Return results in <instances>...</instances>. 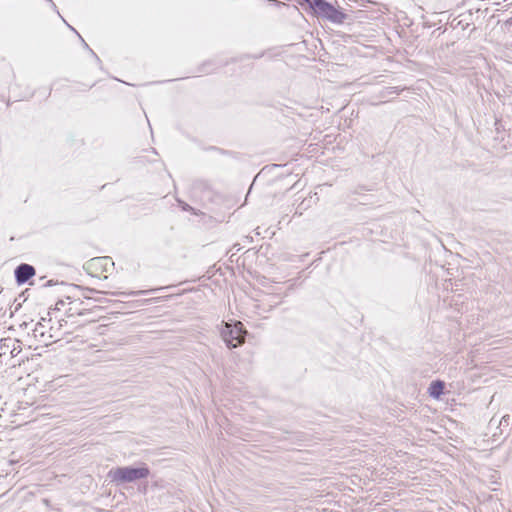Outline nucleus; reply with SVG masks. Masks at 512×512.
Masks as SVG:
<instances>
[{"instance_id":"nucleus-1","label":"nucleus","mask_w":512,"mask_h":512,"mask_svg":"<svg viewBox=\"0 0 512 512\" xmlns=\"http://www.w3.org/2000/svg\"><path fill=\"white\" fill-rule=\"evenodd\" d=\"M151 474L149 466L145 462H138L135 465L117 466L111 468L107 473L110 483L115 486H122L128 483L147 479Z\"/></svg>"},{"instance_id":"nucleus-2","label":"nucleus","mask_w":512,"mask_h":512,"mask_svg":"<svg viewBox=\"0 0 512 512\" xmlns=\"http://www.w3.org/2000/svg\"><path fill=\"white\" fill-rule=\"evenodd\" d=\"M218 329L222 340L229 349L239 347L245 341L247 331L240 321H222Z\"/></svg>"},{"instance_id":"nucleus-3","label":"nucleus","mask_w":512,"mask_h":512,"mask_svg":"<svg viewBox=\"0 0 512 512\" xmlns=\"http://www.w3.org/2000/svg\"><path fill=\"white\" fill-rule=\"evenodd\" d=\"M315 16L334 24H343L348 18V15L340 7H335L326 0H323Z\"/></svg>"},{"instance_id":"nucleus-4","label":"nucleus","mask_w":512,"mask_h":512,"mask_svg":"<svg viewBox=\"0 0 512 512\" xmlns=\"http://www.w3.org/2000/svg\"><path fill=\"white\" fill-rule=\"evenodd\" d=\"M35 274L36 269L34 266L27 263L19 264L14 270L15 281L18 285H24L33 278Z\"/></svg>"},{"instance_id":"nucleus-5","label":"nucleus","mask_w":512,"mask_h":512,"mask_svg":"<svg viewBox=\"0 0 512 512\" xmlns=\"http://www.w3.org/2000/svg\"><path fill=\"white\" fill-rule=\"evenodd\" d=\"M113 266L114 262L110 257H95L87 262L86 270L108 272Z\"/></svg>"},{"instance_id":"nucleus-6","label":"nucleus","mask_w":512,"mask_h":512,"mask_svg":"<svg viewBox=\"0 0 512 512\" xmlns=\"http://www.w3.org/2000/svg\"><path fill=\"white\" fill-rule=\"evenodd\" d=\"M173 287H174V285H167V286H160V287L146 289V290L131 291L129 293H124V292H103V291H99V290H96V289H93V288H86V290L89 291V292H94V293H98V294H111V295L123 294V295L139 296V295H150V294H153V293H156V292H160V291H164V290H169V289H171Z\"/></svg>"},{"instance_id":"nucleus-7","label":"nucleus","mask_w":512,"mask_h":512,"mask_svg":"<svg viewBox=\"0 0 512 512\" xmlns=\"http://www.w3.org/2000/svg\"><path fill=\"white\" fill-rule=\"evenodd\" d=\"M230 62L229 61H223L219 62L214 59H209L201 63L198 67L196 72L197 73H204V74H211L214 73L218 68L227 66Z\"/></svg>"},{"instance_id":"nucleus-8","label":"nucleus","mask_w":512,"mask_h":512,"mask_svg":"<svg viewBox=\"0 0 512 512\" xmlns=\"http://www.w3.org/2000/svg\"><path fill=\"white\" fill-rule=\"evenodd\" d=\"M445 382L440 379H436L431 381L428 387V394L431 398L439 400L442 395L445 393Z\"/></svg>"},{"instance_id":"nucleus-9","label":"nucleus","mask_w":512,"mask_h":512,"mask_svg":"<svg viewBox=\"0 0 512 512\" xmlns=\"http://www.w3.org/2000/svg\"><path fill=\"white\" fill-rule=\"evenodd\" d=\"M45 321V318L40 319V321L35 325L33 329V335L35 338H39L41 342L47 345V341L52 338V335H47L44 325Z\"/></svg>"},{"instance_id":"nucleus-10","label":"nucleus","mask_w":512,"mask_h":512,"mask_svg":"<svg viewBox=\"0 0 512 512\" xmlns=\"http://www.w3.org/2000/svg\"><path fill=\"white\" fill-rule=\"evenodd\" d=\"M323 0H307L305 6L302 7L306 12L315 16Z\"/></svg>"},{"instance_id":"nucleus-11","label":"nucleus","mask_w":512,"mask_h":512,"mask_svg":"<svg viewBox=\"0 0 512 512\" xmlns=\"http://www.w3.org/2000/svg\"><path fill=\"white\" fill-rule=\"evenodd\" d=\"M55 285H63V286L68 287L69 289H80V286H78V285L68 284L64 281L59 282L58 280H54V279H51V280H48L47 282H45L43 284V287L47 288V287H52Z\"/></svg>"},{"instance_id":"nucleus-12","label":"nucleus","mask_w":512,"mask_h":512,"mask_svg":"<svg viewBox=\"0 0 512 512\" xmlns=\"http://www.w3.org/2000/svg\"><path fill=\"white\" fill-rule=\"evenodd\" d=\"M510 421H511V418H510V415L506 414L504 416H502L500 422H499V426H498V429H499V434H503L504 432V429H508L509 426H510Z\"/></svg>"},{"instance_id":"nucleus-13","label":"nucleus","mask_w":512,"mask_h":512,"mask_svg":"<svg viewBox=\"0 0 512 512\" xmlns=\"http://www.w3.org/2000/svg\"><path fill=\"white\" fill-rule=\"evenodd\" d=\"M400 90L398 89V87H385L382 92H381V96L382 97H388V96H391L393 94H399Z\"/></svg>"},{"instance_id":"nucleus-14","label":"nucleus","mask_w":512,"mask_h":512,"mask_svg":"<svg viewBox=\"0 0 512 512\" xmlns=\"http://www.w3.org/2000/svg\"><path fill=\"white\" fill-rule=\"evenodd\" d=\"M67 25H68V27H69L71 30H73V31H74V32L79 36V38L81 39V41H82V43H83L84 47H85L87 50H89V51L91 52V54L95 57V59L97 60V62L101 63L100 58H99V57L97 56V54H96V53H95V52H94V51L89 47V45H88V44L84 41V39H83V38L78 34V32H77V31H76L72 26H70L69 24H67Z\"/></svg>"},{"instance_id":"nucleus-15","label":"nucleus","mask_w":512,"mask_h":512,"mask_svg":"<svg viewBox=\"0 0 512 512\" xmlns=\"http://www.w3.org/2000/svg\"><path fill=\"white\" fill-rule=\"evenodd\" d=\"M177 202L179 203V205L181 206L183 211H191L192 210V207L189 204H187L186 202H184L180 199H177Z\"/></svg>"},{"instance_id":"nucleus-16","label":"nucleus","mask_w":512,"mask_h":512,"mask_svg":"<svg viewBox=\"0 0 512 512\" xmlns=\"http://www.w3.org/2000/svg\"><path fill=\"white\" fill-rule=\"evenodd\" d=\"M170 297H171V295H168V296H165V297H154V298H150V299L146 300V302H148V303H158L162 299H168Z\"/></svg>"},{"instance_id":"nucleus-17","label":"nucleus","mask_w":512,"mask_h":512,"mask_svg":"<svg viewBox=\"0 0 512 512\" xmlns=\"http://www.w3.org/2000/svg\"><path fill=\"white\" fill-rule=\"evenodd\" d=\"M64 305H65V301H64V300H58V301H57V303H56L55 308H56L57 310H60V309H61V307H62V306H64Z\"/></svg>"},{"instance_id":"nucleus-18","label":"nucleus","mask_w":512,"mask_h":512,"mask_svg":"<svg viewBox=\"0 0 512 512\" xmlns=\"http://www.w3.org/2000/svg\"><path fill=\"white\" fill-rule=\"evenodd\" d=\"M269 2L274 5V6H280L281 4H283L282 2L278 1V0H269Z\"/></svg>"},{"instance_id":"nucleus-19","label":"nucleus","mask_w":512,"mask_h":512,"mask_svg":"<svg viewBox=\"0 0 512 512\" xmlns=\"http://www.w3.org/2000/svg\"><path fill=\"white\" fill-rule=\"evenodd\" d=\"M95 301L99 302V303H105L107 300L103 297H99V298H95Z\"/></svg>"},{"instance_id":"nucleus-20","label":"nucleus","mask_w":512,"mask_h":512,"mask_svg":"<svg viewBox=\"0 0 512 512\" xmlns=\"http://www.w3.org/2000/svg\"><path fill=\"white\" fill-rule=\"evenodd\" d=\"M362 190H364V187L360 186V187L355 189L354 193L355 194H360Z\"/></svg>"},{"instance_id":"nucleus-21","label":"nucleus","mask_w":512,"mask_h":512,"mask_svg":"<svg viewBox=\"0 0 512 512\" xmlns=\"http://www.w3.org/2000/svg\"><path fill=\"white\" fill-rule=\"evenodd\" d=\"M505 25L512 26V16L505 21Z\"/></svg>"},{"instance_id":"nucleus-22","label":"nucleus","mask_w":512,"mask_h":512,"mask_svg":"<svg viewBox=\"0 0 512 512\" xmlns=\"http://www.w3.org/2000/svg\"><path fill=\"white\" fill-rule=\"evenodd\" d=\"M305 2H307V0H297V3H298L301 7H304V6H305Z\"/></svg>"},{"instance_id":"nucleus-23","label":"nucleus","mask_w":512,"mask_h":512,"mask_svg":"<svg viewBox=\"0 0 512 512\" xmlns=\"http://www.w3.org/2000/svg\"><path fill=\"white\" fill-rule=\"evenodd\" d=\"M262 56H263V53H261L259 55L252 56V58L258 59V58H261Z\"/></svg>"},{"instance_id":"nucleus-24","label":"nucleus","mask_w":512,"mask_h":512,"mask_svg":"<svg viewBox=\"0 0 512 512\" xmlns=\"http://www.w3.org/2000/svg\"><path fill=\"white\" fill-rule=\"evenodd\" d=\"M238 245H233V248H235V250L237 251H240V247H237Z\"/></svg>"},{"instance_id":"nucleus-25","label":"nucleus","mask_w":512,"mask_h":512,"mask_svg":"<svg viewBox=\"0 0 512 512\" xmlns=\"http://www.w3.org/2000/svg\"><path fill=\"white\" fill-rule=\"evenodd\" d=\"M238 245H233V248H235V250L237 251H240V247H237Z\"/></svg>"},{"instance_id":"nucleus-26","label":"nucleus","mask_w":512,"mask_h":512,"mask_svg":"<svg viewBox=\"0 0 512 512\" xmlns=\"http://www.w3.org/2000/svg\"><path fill=\"white\" fill-rule=\"evenodd\" d=\"M238 245H233V248H235V250L237 251H240V247H237Z\"/></svg>"},{"instance_id":"nucleus-27","label":"nucleus","mask_w":512,"mask_h":512,"mask_svg":"<svg viewBox=\"0 0 512 512\" xmlns=\"http://www.w3.org/2000/svg\"><path fill=\"white\" fill-rule=\"evenodd\" d=\"M43 501H44L45 505H48V503H49V500H47V499H44Z\"/></svg>"}]
</instances>
